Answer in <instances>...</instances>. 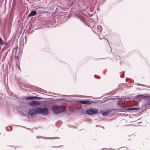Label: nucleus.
I'll use <instances>...</instances> for the list:
<instances>
[{"label": "nucleus", "mask_w": 150, "mask_h": 150, "mask_svg": "<svg viewBox=\"0 0 150 150\" xmlns=\"http://www.w3.org/2000/svg\"><path fill=\"white\" fill-rule=\"evenodd\" d=\"M49 113V111L47 107L42 108L37 107L34 109H30L28 111V115H30L32 117L36 115L37 113L42 114L44 115H46Z\"/></svg>", "instance_id": "1"}, {"label": "nucleus", "mask_w": 150, "mask_h": 150, "mask_svg": "<svg viewBox=\"0 0 150 150\" xmlns=\"http://www.w3.org/2000/svg\"><path fill=\"white\" fill-rule=\"evenodd\" d=\"M63 106L59 105L55 106L52 108V110L55 114H57L64 112V110L62 109Z\"/></svg>", "instance_id": "2"}, {"label": "nucleus", "mask_w": 150, "mask_h": 150, "mask_svg": "<svg viewBox=\"0 0 150 150\" xmlns=\"http://www.w3.org/2000/svg\"><path fill=\"white\" fill-rule=\"evenodd\" d=\"M98 110L94 108H90L86 110V114L88 115H93L98 112Z\"/></svg>", "instance_id": "3"}, {"label": "nucleus", "mask_w": 150, "mask_h": 150, "mask_svg": "<svg viewBox=\"0 0 150 150\" xmlns=\"http://www.w3.org/2000/svg\"><path fill=\"white\" fill-rule=\"evenodd\" d=\"M37 13H42V12H39L38 9H36V10H32L28 15L27 17V19H28V17L33 16H35L37 14Z\"/></svg>", "instance_id": "4"}, {"label": "nucleus", "mask_w": 150, "mask_h": 150, "mask_svg": "<svg viewBox=\"0 0 150 150\" xmlns=\"http://www.w3.org/2000/svg\"><path fill=\"white\" fill-rule=\"evenodd\" d=\"M142 97V98L144 100L150 99V96H147L143 94H139L136 96L135 97V99H137L138 97Z\"/></svg>", "instance_id": "5"}, {"label": "nucleus", "mask_w": 150, "mask_h": 150, "mask_svg": "<svg viewBox=\"0 0 150 150\" xmlns=\"http://www.w3.org/2000/svg\"><path fill=\"white\" fill-rule=\"evenodd\" d=\"M29 104L31 106H35L40 105L41 103L38 101L32 100L29 102Z\"/></svg>", "instance_id": "6"}, {"label": "nucleus", "mask_w": 150, "mask_h": 150, "mask_svg": "<svg viewBox=\"0 0 150 150\" xmlns=\"http://www.w3.org/2000/svg\"><path fill=\"white\" fill-rule=\"evenodd\" d=\"M79 103L82 104L89 105L91 103V102L88 100H80Z\"/></svg>", "instance_id": "7"}, {"label": "nucleus", "mask_w": 150, "mask_h": 150, "mask_svg": "<svg viewBox=\"0 0 150 150\" xmlns=\"http://www.w3.org/2000/svg\"><path fill=\"white\" fill-rule=\"evenodd\" d=\"M123 110H124L123 111L124 112H129L131 111L134 110V108L132 107L128 108H127L124 109Z\"/></svg>", "instance_id": "8"}, {"label": "nucleus", "mask_w": 150, "mask_h": 150, "mask_svg": "<svg viewBox=\"0 0 150 150\" xmlns=\"http://www.w3.org/2000/svg\"><path fill=\"white\" fill-rule=\"evenodd\" d=\"M77 2L76 0H74L72 2H69V5L70 6L72 5H74L75 6L76 5V4Z\"/></svg>", "instance_id": "9"}, {"label": "nucleus", "mask_w": 150, "mask_h": 150, "mask_svg": "<svg viewBox=\"0 0 150 150\" xmlns=\"http://www.w3.org/2000/svg\"><path fill=\"white\" fill-rule=\"evenodd\" d=\"M116 99L115 98H110L109 99H108L107 98H105L103 99V100L101 101V102L104 103L105 102L107 101L108 100L112 99V100H115Z\"/></svg>", "instance_id": "10"}, {"label": "nucleus", "mask_w": 150, "mask_h": 150, "mask_svg": "<svg viewBox=\"0 0 150 150\" xmlns=\"http://www.w3.org/2000/svg\"><path fill=\"white\" fill-rule=\"evenodd\" d=\"M33 98L34 99H38V100H41V99H44L45 98H42V97H38L37 96H33Z\"/></svg>", "instance_id": "11"}, {"label": "nucleus", "mask_w": 150, "mask_h": 150, "mask_svg": "<svg viewBox=\"0 0 150 150\" xmlns=\"http://www.w3.org/2000/svg\"><path fill=\"white\" fill-rule=\"evenodd\" d=\"M25 99L26 100H33V96H29V97H27L25 98Z\"/></svg>", "instance_id": "12"}, {"label": "nucleus", "mask_w": 150, "mask_h": 150, "mask_svg": "<svg viewBox=\"0 0 150 150\" xmlns=\"http://www.w3.org/2000/svg\"><path fill=\"white\" fill-rule=\"evenodd\" d=\"M109 112L108 111H106L104 112H103L102 113V114L103 116H107L108 114V113Z\"/></svg>", "instance_id": "13"}, {"label": "nucleus", "mask_w": 150, "mask_h": 150, "mask_svg": "<svg viewBox=\"0 0 150 150\" xmlns=\"http://www.w3.org/2000/svg\"><path fill=\"white\" fill-rule=\"evenodd\" d=\"M68 8L65 7H61V9L64 11H65L67 10L68 9Z\"/></svg>", "instance_id": "14"}, {"label": "nucleus", "mask_w": 150, "mask_h": 150, "mask_svg": "<svg viewBox=\"0 0 150 150\" xmlns=\"http://www.w3.org/2000/svg\"><path fill=\"white\" fill-rule=\"evenodd\" d=\"M79 19L85 25H86V24L85 23V22H84V21L81 18H79Z\"/></svg>", "instance_id": "15"}, {"label": "nucleus", "mask_w": 150, "mask_h": 150, "mask_svg": "<svg viewBox=\"0 0 150 150\" xmlns=\"http://www.w3.org/2000/svg\"><path fill=\"white\" fill-rule=\"evenodd\" d=\"M0 44L1 45H3V42L1 39L0 38Z\"/></svg>", "instance_id": "16"}, {"label": "nucleus", "mask_w": 150, "mask_h": 150, "mask_svg": "<svg viewBox=\"0 0 150 150\" xmlns=\"http://www.w3.org/2000/svg\"><path fill=\"white\" fill-rule=\"evenodd\" d=\"M97 28H100V30H99V31L100 32L101 31H102L101 27L100 26V25L98 26L97 27Z\"/></svg>", "instance_id": "17"}, {"label": "nucleus", "mask_w": 150, "mask_h": 150, "mask_svg": "<svg viewBox=\"0 0 150 150\" xmlns=\"http://www.w3.org/2000/svg\"><path fill=\"white\" fill-rule=\"evenodd\" d=\"M54 137H52V138H51V137H46L44 139H54Z\"/></svg>", "instance_id": "18"}, {"label": "nucleus", "mask_w": 150, "mask_h": 150, "mask_svg": "<svg viewBox=\"0 0 150 150\" xmlns=\"http://www.w3.org/2000/svg\"><path fill=\"white\" fill-rule=\"evenodd\" d=\"M150 105V103L149 102V103H146L145 106H148L149 105Z\"/></svg>", "instance_id": "19"}, {"label": "nucleus", "mask_w": 150, "mask_h": 150, "mask_svg": "<svg viewBox=\"0 0 150 150\" xmlns=\"http://www.w3.org/2000/svg\"><path fill=\"white\" fill-rule=\"evenodd\" d=\"M134 108V110H139L140 108L139 107H135Z\"/></svg>", "instance_id": "20"}, {"label": "nucleus", "mask_w": 150, "mask_h": 150, "mask_svg": "<svg viewBox=\"0 0 150 150\" xmlns=\"http://www.w3.org/2000/svg\"><path fill=\"white\" fill-rule=\"evenodd\" d=\"M8 44L7 42H5V43H3V45H5L6 46L8 45Z\"/></svg>", "instance_id": "21"}, {"label": "nucleus", "mask_w": 150, "mask_h": 150, "mask_svg": "<svg viewBox=\"0 0 150 150\" xmlns=\"http://www.w3.org/2000/svg\"><path fill=\"white\" fill-rule=\"evenodd\" d=\"M124 71H123L122 72V75H121L120 76V77H121V78H122V77H123L124 76H123V75H124Z\"/></svg>", "instance_id": "22"}, {"label": "nucleus", "mask_w": 150, "mask_h": 150, "mask_svg": "<svg viewBox=\"0 0 150 150\" xmlns=\"http://www.w3.org/2000/svg\"><path fill=\"white\" fill-rule=\"evenodd\" d=\"M11 40H12V39H11V40H8L7 42L8 44L9 43H10V42H11Z\"/></svg>", "instance_id": "23"}, {"label": "nucleus", "mask_w": 150, "mask_h": 150, "mask_svg": "<svg viewBox=\"0 0 150 150\" xmlns=\"http://www.w3.org/2000/svg\"><path fill=\"white\" fill-rule=\"evenodd\" d=\"M79 101H80V100H76L75 101H74L76 102L79 103Z\"/></svg>", "instance_id": "24"}, {"label": "nucleus", "mask_w": 150, "mask_h": 150, "mask_svg": "<svg viewBox=\"0 0 150 150\" xmlns=\"http://www.w3.org/2000/svg\"><path fill=\"white\" fill-rule=\"evenodd\" d=\"M138 100H140L142 98V97H138Z\"/></svg>", "instance_id": "25"}, {"label": "nucleus", "mask_w": 150, "mask_h": 150, "mask_svg": "<svg viewBox=\"0 0 150 150\" xmlns=\"http://www.w3.org/2000/svg\"><path fill=\"white\" fill-rule=\"evenodd\" d=\"M39 10V12H42V13L43 12V11H42L41 10H39V9H38Z\"/></svg>", "instance_id": "26"}, {"label": "nucleus", "mask_w": 150, "mask_h": 150, "mask_svg": "<svg viewBox=\"0 0 150 150\" xmlns=\"http://www.w3.org/2000/svg\"><path fill=\"white\" fill-rule=\"evenodd\" d=\"M22 115H23V116H24V113H23V112H22Z\"/></svg>", "instance_id": "27"}, {"label": "nucleus", "mask_w": 150, "mask_h": 150, "mask_svg": "<svg viewBox=\"0 0 150 150\" xmlns=\"http://www.w3.org/2000/svg\"><path fill=\"white\" fill-rule=\"evenodd\" d=\"M63 100V98H61L60 99V100Z\"/></svg>", "instance_id": "28"}, {"label": "nucleus", "mask_w": 150, "mask_h": 150, "mask_svg": "<svg viewBox=\"0 0 150 150\" xmlns=\"http://www.w3.org/2000/svg\"><path fill=\"white\" fill-rule=\"evenodd\" d=\"M43 92L44 93H47V91L44 92Z\"/></svg>", "instance_id": "29"}, {"label": "nucleus", "mask_w": 150, "mask_h": 150, "mask_svg": "<svg viewBox=\"0 0 150 150\" xmlns=\"http://www.w3.org/2000/svg\"><path fill=\"white\" fill-rule=\"evenodd\" d=\"M37 138H38V139H39V138H40L39 137H37Z\"/></svg>", "instance_id": "30"}, {"label": "nucleus", "mask_w": 150, "mask_h": 150, "mask_svg": "<svg viewBox=\"0 0 150 150\" xmlns=\"http://www.w3.org/2000/svg\"><path fill=\"white\" fill-rule=\"evenodd\" d=\"M16 57H17V56H14V57L15 58H16Z\"/></svg>", "instance_id": "31"}, {"label": "nucleus", "mask_w": 150, "mask_h": 150, "mask_svg": "<svg viewBox=\"0 0 150 150\" xmlns=\"http://www.w3.org/2000/svg\"><path fill=\"white\" fill-rule=\"evenodd\" d=\"M99 38L100 39H101L100 38V37H99Z\"/></svg>", "instance_id": "32"}, {"label": "nucleus", "mask_w": 150, "mask_h": 150, "mask_svg": "<svg viewBox=\"0 0 150 150\" xmlns=\"http://www.w3.org/2000/svg\"><path fill=\"white\" fill-rule=\"evenodd\" d=\"M1 99V97H0V100Z\"/></svg>", "instance_id": "33"}, {"label": "nucleus", "mask_w": 150, "mask_h": 150, "mask_svg": "<svg viewBox=\"0 0 150 150\" xmlns=\"http://www.w3.org/2000/svg\"><path fill=\"white\" fill-rule=\"evenodd\" d=\"M43 138V137H40V138Z\"/></svg>", "instance_id": "34"}, {"label": "nucleus", "mask_w": 150, "mask_h": 150, "mask_svg": "<svg viewBox=\"0 0 150 150\" xmlns=\"http://www.w3.org/2000/svg\"><path fill=\"white\" fill-rule=\"evenodd\" d=\"M111 51L112 52L111 49Z\"/></svg>", "instance_id": "35"}, {"label": "nucleus", "mask_w": 150, "mask_h": 150, "mask_svg": "<svg viewBox=\"0 0 150 150\" xmlns=\"http://www.w3.org/2000/svg\"><path fill=\"white\" fill-rule=\"evenodd\" d=\"M141 123V122H139V123Z\"/></svg>", "instance_id": "36"}]
</instances>
